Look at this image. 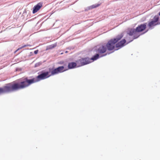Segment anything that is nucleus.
Listing matches in <instances>:
<instances>
[{
  "label": "nucleus",
  "mask_w": 160,
  "mask_h": 160,
  "mask_svg": "<svg viewBox=\"0 0 160 160\" xmlns=\"http://www.w3.org/2000/svg\"><path fill=\"white\" fill-rule=\"evenodd\" d=\"M107 49L105 45V43L100 44L96 47L95 50L96 52L100 55V57L105 56L107 55V54H104Z\"/></svg>",
  "instance_id": "7ed1b4c3"
},
{
  "label": "nucleus",
  "mask_w": 160,
  "mask_h": 160,
  "mask_svg": "<svg viewBox=\"0 0 160 160\" xmlns=\"http://www.w3.org/2000/svg\"><path fill=\"white\" fill-rule=\"evenodd\" d=\"M158 15H159L160 16V12L158 13Z\"/></svg>",
  "instance_id": "a211bd4d"
},
{
  "label": "nucleus",
  "mask_w": 160,
  "mask_h": 160,
  "mask_svg": "<svg viewBox=\"0 0 160 160\" xmlns=\"http://www.w3.org/2000/svg\"><path fill=\"white\" fill-rule=\"evenodd\" d=\"M146 28V23L143 24H142L138 26L136 28V30L137 32L142 31L144 30Z\"/></svg>",
  "instance_id": "9d476101"
},
{
  "label": "nucleus",
  "mask_w": 160,
  "mask_h": 160,
  "mask_svg": "<svg viewBox=\"0 0 160 160\" xmlns=\"http://www.w3.org/2000/svg\"><path fill=\"white\" fill-rule=\"evenodd\" d=\"M49 72H46L42 73L36 77L31 79H28L27 77L25 78L19 82H13L9 83L11 91L13 92L25 88L30 85L38 82L42 80L48 78L51 76V74H49Z\"/></svg>",
  "instance_id": "f257e3e1"
},
{
  "label": "nucleus",
  "mask_w": 160,
  "mask_h": 160,
  "mask_svg": "<svg viewBox=\"0 0 160 160\" xmlns=\"http://www.w3.org/2000/svg\"><path fill=\"white\" fill-rule=\"evenodd\" d=\"M100 4H95V5H93L91 6L90 7L92 9L94 8H97V7H98L99 6H100Z\"/></svg>",
  "instance_id": "4468645a"
},
{
  "label": "nucleus",
  "mask_w": 160,
  "mask_h": 160,
  "mask_svg": "<svg viewBox=\"0 0 160 160\" xmlns=\"http://www.w3.org/2000/svg\"><path fill=\"white\" fill-rule=\"evenodd\" d=\"M123 36V33H121L118 35L115 38L110 39L107 43H105L107 50L111 51L115 48H116L115 50H118L125 46L126 43V40L125 39H122L118 42Z\"/></svg>",
  "instance_id": "f03ea898"
},
{
  "label": "nucleus",
  "mask_w": 160,
  "mask_h": 160,
  "mask_svg": "<svg viewBox=\"0 0 160 160\" xmlns=\"http://www.w3.org/2000/svg\"><path fill=\"white\" fill-rule=\"evenodd\" d=\"M38 50H37L34 51V53L35 54H36L38 53Z\"/></svg>",
  "instance_id": "f3484780"
},
{
  "label": "nucleus",
  "mask_w": 160,
  "mask_h": 160,
  "mask_svg": "<svg viewBox=\"0 0 160 160\" xmlns=\"http://www.w3.org/2000/svg\"><path fill=\"white\" fill-rule=\"evenodd\" d=\"M100 4H95V5H93L91 6L90 7L92 9L94 8H97V7H98L99 6H100Z\"/></svg>",
  "instance_id": "2eb2a0df"
},
{
  "label": "nucleus",
  "mask_w": 160,
  "mask_h": 160,
  "mask_svg": "<svg viewBox=\"0 0 160 160\" xmlns=\"http://www.w3.org/2000/svg\"><path fill=\"white\" fill-rule=\"evenodd\" d=\"M127 34L129 36H133V38L131 39L127 38L128 42L126 45L128 44L133 40V39L137 38L139 36L138 33L136 30V29L131 28L128 30L127 32Z\"/></svg>",
  "instance_id": "20e7f679"
},
{
  "label": "nucleus",
  "mask_w": 160,
  "mask_h": 160,
  "mask_svg": "<svg viewBox=\"0 0 160 160\" xmlns=\"http://www.w3.org/2000/svg\"><path fill=\"white\" fill-rule=\"evenodd\" d=\"M159 17L158 16H155L150 21L148 24V26L150 28L153 27L158 24H160V22H158Z\"/></svg>",
  "instance_id": "423d86ee"
},
{
  "label": "nucleus",
  "mask_w": 160,
  "mask_h": 160,
  "mask_svg": "<svg viewBox=\"0 0 160 160\" xmlns=\"http://www.w3.org/2000/svg\"><path fill=\"white\" fill-rule=\"evenodd\" d=\"M68 52V51H66L65 52L67 53Z\"/></svg>",
  "instance_id": "6ab92c4d"
},
{
  "label": "nucleus",
  "mask_w": 160,
  "mask_h": 160,
  "mask_svg": "<svg viewBox=\"0 0 160 160\" xmlns=\"http://www.w3.org/2000/svg\"><path fill=\"white\" fill-rule=\"evenodd\" d=\"M30 46V45L27 44V45H24V46H22V47H21V48H19L18 49V50H19V49H21V48H24L25 47H27V46Z\"/></svg>",
  "instance_id": "dca6fc26"
},
{
  "label": "nucleus",
  "mask_w": 160,
  "mask_h": 160,
  "mask_svg": "<svg viewBox=\"0 0 160 160\" xmlns=\"http://www.w3.org/2000/svg\"><path fill=\"white\" fill-rule=\"evenodd\" d=\"M77 65V64L76 62H69L68 64V67L69 69H72L75 68L76 67Z\"/></svg>",
  "instance_id": "9b49d317"
},
{
  "label": "nucleus",
  "mask_w": 160,
  "mask_h": 160,
  "mask_svg": "<svg viewBox=\"0 0 160 160\" xmlns=\"http://www.w3.org/2000/svg\"><path fill=\"white\" fill-rule=\"evenodd\" d=\"M42 6V3L40 2L35 6L33 8L32 12L35 13L37 12Z\"/></svg>",
  "instance_id": "1a4fd4ad"
},
{
  "label": "nucleus",
  "mask_w": 160,
  "mask_h": 160,
  "mask_svg": "<svg viewBox=\"0 0 160 160\" xmlns=\"http://www.w3.org/2000/svg\"><path fill=\"white\" fill-rule=\"evenodd\" d=\"M18 49L17 50H16V51H18Z\"/></svg>",
  "instance_id": "aec40b11"
},
{
  "label": "nucleus",
  "mask_w": 160,
  "mask_h": 160,
  "mask_svg": "<svg viewBox=\"0 0 160 160\" xmlns=\"http://www.w3.org/2000/svg\"><path fill=\"white\" fill-rule=\"evenodd\" d=\"M57 46V43H54V44L48 46L47 48V50L48 49H52L55 47H56Z\"/></svg>",
  "instance_id": "ddd939ff"
},
{
  "label": "nucleus",
  "mask_w": 160,
  "mask_h": 160,
  "mask_svg": "<svg viewBox=\"0 0 160 160\" xmlns=\"http://www.w3.org/2000/svg\"><path fill=\"white\" fill-rule=\"evenodd\" d=\"M66 70L64 69V68L63 66L59 67L55 69L52 70L51 72V75L52 76L59 73L63 72L66 71Z\"/></svg>",
  "instance_id": "0eeeda50"
},
{
  "label": "nucleus",
  "mask_w": 160,
  "mask_h": 160,
  "mask_svg": "<svg viewBox=\"0 0 160 160\" xmlns=\"http://www.w3.org/2000/svg\"><path fill=\"white\" fill-rule=\"evenodd\" d=\"M78 67H80L91 62L90 59L88 58H82L76 61Z\"/></svg>",
  "instance_id": "39448f33"
},
{
  "label": "nucleus",
  "mask_w": 160,
  "mask_h": 160,
  "mask_svg": "<svg viewBox=\"0 0 160 160\" xmlns=\"http://www.w3.org/2000/svg\"><path fill=\"white\" fill-rule=\"evenodd\" d=\"M9 92H11L9 83L2 88H0V94Z\"/></svg>",
  "instance_id": "6e6552de"
},
{
  "label": "nucleus",
  "mask_w": 160,
  "mask_h": 160,
  "mask_svg": "<svg viewBox=\"0 0 160 160\" xmlns=\"http://www.w3.org/2000/svg\"><path fill=\"white\" fill-rule=\"evenodd\" d=\"M100 57V55L98 53L96 54L95 55H94L93 57H92L91 58H90V61H91V62L94 61L95 60H96L98 59Z\"/></svg>",
  "instance_id": "f8f14e48"
}]
</instances>
